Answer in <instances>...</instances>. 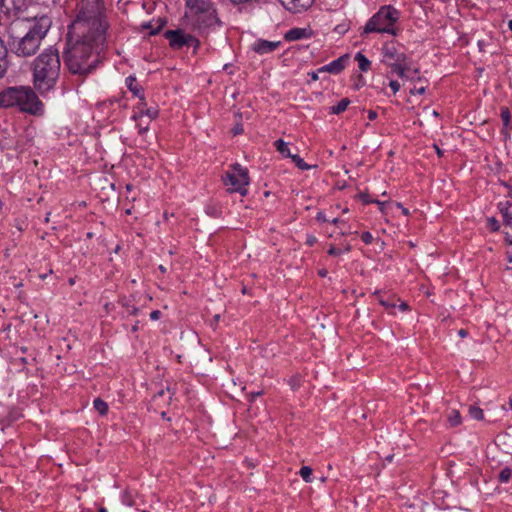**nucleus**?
I'll use <instances>...</instances> for the list:
<instances>
[{
	"instance_id": "obj_49",
	"label": "nucleus",
	"mask_w": 512,
	"mask_h": 512,
	"mask_svg": "<svg viewBox=\"0 0 512 512\" xmlns=\"http://www.w3.org/2000/svg\"><path fill=\"white\" fill-rule=\"evenodd\" d=\"M377 116H378V115H377V112H376V111H374V110H369V111H368V119H369L370 121H374V120L377 118Z\"/></svg>"
},
{
	"instance_id": "obj_23",
	"label": "nucleus",
	"mask_w": 512,
	"mask_h": 512,
	"mask_svg": "<svg viewBox=\"0 0 512 512\" xmlns=\"http://www.w3.org/2000/svg\"><path fill=\"white\" fill-rule=\"evenodd\" d=\"M93 407L102 416L106 415L109 409L108 404L101 398H96L93 401Z\"/></svg>"
},
{
	"instance_id": "obj_17",
	"label": "nucleus",
	"mask_w": 512,
	"mask_h": 512,
	"mask_svg": "<svg viewBox=\"0 0 512 512\" xmlns=\"http://www.w3.org/2000/svg\"><path fill=\"white\" fill-rule=\"evenodd\" d=\"M497 445L507 454H512V435L503 433L497 436Z\"/></svg>"
},
{
	"instance_id": "obj_34",
	"label": "nucleus",
	"mask_w": 512,
	"mask_h": 512,
	"mask_svg": "<svg viewBox=\"0 0 512 512\" xmlns=\"http://www.w3.org/2000/svg\"><path fill=\"white\" fill-rule=\"evenodd\" d=\"M358 198L364 203V204H370L374 203L375 199H372L368 193L361 192L358 194Z\"/></svg>"
},
{
	"instance_id": "obj_19",
	"label": "nucleus",
	"mask_w": 512,
	"mask_h": 512,
	"mask_svg": "<svg viewBox=\"0 0 512 512\" xmlns=\"http://www.w3.org/2000/svg\"><path fill=\"white\" fill-rule=\"evenodd\" d=\"M274 146L283 157L291 158L294 155L291 153L288 144L282 139L276 140Z\"/></svg>"
},
{
	"instance_id": "obj_8",
	"label": "nucleus",
	"mask_w": 512,
	"mask_h": 512,
	"mask_svg": "<svg viewBox=\"0 0 512 512\" xmlns=\"http://www.w3.org/2000/svg\"><path fill=\"white\" fill-rule=\"evenodd\" d=\"M164 37L173 49H181L185 46L196 48L199 45V41L194 36L181 29L167 30L164 33Z\"/></svg>"
},
{
	"instance_id": "obj_54",
	"label": "nucleus",
	"mask_w": 512,
	"mask_h": 512,
	"mask_svg": "<svg viewBox=\"0 0 512 512\" xmlns=\"http://www.w3.org/2000/svg\"><path fill=\"white\" fill-rule=\"evenodd\" d=\"M477 45H478L480 51H483L484 50V46H485V41L484 40H478Z\"/></svg>"
},
{
	"instance_id": "obj_55",
	"label": "nucleus",
	"mask_w": 512,
	"mask_h": 512,
	"mask_svg": "<svg viewBox=\"0 0 512 512\" xmlns=\"http://www.w3.org/2000/svg\"><path fill=\"white\" fill-rule=\"evenodd\" d=\"M6 73V67L0 66V78H2Z\"/></svg>"
},
{
	"instance_id": "obj_9",
	"label": "nucleus",
	"mask_w": 512,
	"mask_h": 512,
	"mask_svg": "<svg viewBox=\"0 0 512 512\" xmlns=\"http://www.w3.org/2000/svg\"><path fill=\"white\" fill-rule=\"evenodd\" d=\"M383 57L385 64H402L406 59L404 48L394 42L384 45Z\"/></svg>"
},
{
	"instance_id": "obj_59",
	"label": "nucleus",
	"mask_w": 512,
	"mask_h": 512,
	"mask_svg": "<svg viewBox=\"0 0 512 512\" xmlns=\"http://www.w3.org/2000/svg\"><path fill=\"white\" fill-rule=\"evenodd\" d=\"M242 130H243V129H242L241 127H237V128H235V130H234V134H235V135L240 134V133L242 132Z\"/></svg>"
},
{
	"instance_id": "obj_3",
	"label": "nucleus",
	"mask_w": 512,
	"mask_h": 512,
	"mask_svg": "<svg viewBox=\"0 0 512 512\" xmlns=\"http://www.w3.org/2000/svg\"><path fill=\"white\" fill-rule=\"evenodd\" d=\"M32 23L28 27L26 34L12 41L11 49L18 56H31L36 53L42 39L51 28L52 21L46 14L34 15L31 17Z\"/></svg>"
},
{
	"instance_id": "obj_30",
	"label": "nucleus",
	"mask_w": 512,
	"mask_h": 512,
	"mask_svg": "<svg viewBox=\"0 0 512 512\" xmlns=\"http://www.w3.org/2000/svg\"><path fill=\"white\" fill-rule=\"evenodd\" d=\"M412 66H395V73L400 77H409V73L412 72Z\"/></svg>"
},
{
	"instance_id": "obj_40",
	"label": "nucleus",
	"mask_w": 512,
	"mask_h": 512,
	"mask_svg": "<svg viewBox=\"0 0 512 512\" xmlns=\"http://www.w3.org/2000/svg\"><path fill=\"white\" fill-rule=\"evenodd\" d=\"M503 219H504V223L507 226H510L512 228V211H510L509 213H505V216H503Z\"/></svg>"
},
{
	"instance_id": "obj_52",
	"label": "nucleus",
	"mask_w": 512,
	"mask_h": 512,
	"mask_svg": "<svg viewBox=\"0 0 512 512\" xmlns=\"http://www.w3.org/2000/svg\"><path fill=\"white\" fill-rule=\"evenodd\" d=\"M397 206L402 210V213L404 215H409V210L407 208H405L401 203H398Z\"/></svg>"
},
{
	"instance_id": "obj_62",
	"label": "nucleus",
	"mask_w": 512,
	"mask_h": 512,
	"mask_svg": "<svg viewBox=\"0 0 512 512\" xmlns=\"http://www.w3.org/2000/svg\"><path fill=\"white\" fill-rule=\"evenodd\" d=\"M98 512H107V509L105 507L99 508Z\"/></svg>"
},
{
	"instance_id": "obj_26",
	"label": "nucleus",
	"mask_w": 512,
	"mask_h": 512,
	"mask_svg": "<svg viewBox=\"0 0 512 512\" xmlns=\"http://www.w3.org/2000/svg\"><path fill=\"white\" fill-rule=\"evenodd\" d=\"M512 476V469L509 467L503 468L499 475H498V481L500 483H508Z\"/></svg>"
},
{
	"instance_id": "obj_63",
	"label": "nucleus",
	"mask_w": 512,
	"mask_h": 512,
	"mask_svg": "<svg viewBox=\"0 0 512 512\" xmlns=\"http://www.w3.org/2000/svg\"><path fill=\"white\" fill-rule=\"evenodd\" d=\"M5 6V0H0V8Z\"/></svg>"
},
{
	"instance_id": "obj_21",
	"label": "nucleus",
	"mask_w": 512,
	"mask_h": 512,
	"mask_svg": "<svg viewBox=\"0 0 512 512\" xmlns=\"http://www.w3.org/2000/svg\"><path fill=\"white\" fill-rule=\"evenodd\" d=\"M349 104L350 100L348 98H342L336 105L330 108V113L339 115L347 109Z\"/></svg>"
},
{
	"instance_id": "obj_57",
	"label": "nucleus",
	"mask_w": 512,
	"mask_h": 512,
	"mask_svg": "<svg viewBox=\"0 0 512 512\" xmlns=\"http://www.w3.org/2000/svg\"><path fill=\"white\" fill-rule=\"evenodd\" d=\"M351 249H352L351 245L350 244H346L343 251L348 253V252L351 251Z\"/></svg>"
},
{
	"instance_id": "obj_29",
	"label": "nucleus",
	"mask_w": 512,
	"mask_h": 512,
	"mask_svg": "<svg viewBox=\"0 0 512 512\" xmlns=\"http://www.w3.org/2000/svg\"><path fill=\"white\" fill-rule=\"evenodd\" d=\"M448 421L451 426H458L461 423L460 413L456 410H452L448 416Z\"/></svg>"
},
{
	"instance_id": "obj_56",
	"label": "nucleus",
	"mask_w": 512,
	"mask_h": 512,
	"mask_svg": "<svg viewBox=\"0 0 512 512\" xmlns=\"http://www.w3.org/2000/svg\"><path fill=\"white\" fill-rule=\"evenodd\" d=\"M435 149H436V153H437V155H438L439 157H442V156H443V151H442L439 147H437V146H435Z\"/></svg>"
},
{
	"instance_id": "obj_42",
	"label": "nucleus",
	"mask_w": 512,
	"mask_h": 512,
	"mask_svg": "<svg viewBox=\"0 0 512 512\" xmlns=\"http://www.w3.org/2000/svg\"><path fill=\"white\" fill-rule=\"evenodd\" d=\"M7 55V49L3 45V42L0 40V61L4 60Z\"/></svg>"
},
{
	"instance_id": "obj_25",
	"label": "nucleus",
	"mask_w": 512,
	"mask_h": 512,
	"mask_svg": "<svg viewBox=\"0 0 512 512\" xmlns=\"http://www.w3.org/2000/svg\"><path fill=\"white\" fill-rule=\"evenodd\" d=\"M165 24L164 21L162 20H158V24L157 26H152V23L151 22H146V23H143L142 24V27L144 29H149L150 30V34L151 35H156L157 33H159V31L162 29L163 25Z\"/></svg>"
},
{
	"instance_id": "obj_5",
	"label": "nucleus",
	"mask_w": 512,
	"mask_h": 512,
	"mask_svg": "<svg viewBox=\"0 0 512 512\" xmlns=\"http://www.w3.org/2000/svg\"><path fill=\"white\" fill-rule=\"evenodd\" d=\"M188 17L198 30H205L219 24L214 3L211 0H186Z\"/></svg>"
},
{
	"instance_id": "obj_53",
	"label": "nucleus",
	"mask_w": 512,
	"mask_h": 512,
	"mask_svg": "<svg viewBox=\"0 0 512 512\" xmlns=\"http://www.w3.org/2000/svg\"><path fill=\"white\" fill-rule=\"evenodd\" d=\"M327 274H328V272H327V270H326V269H324V268H323V269H320V270L318 271V275H319L320 277H322V278L326 277V276H327Z\"/></svg>"
},
{
	"instance_id": "obj_22",
	"label": "nucleus",
	"mask_w": 512,
	"mask_h": 512,
	"mask_svg": "<svg viewBox=\"0 0 512 512\" xmlns=\"http://www.w3.org/2000/svg\"><path fill=\"white\" fill-rule=\"evenodd\" d=\"M95 67L96 66H68L69 72L71 74H78V75H84V76L91 73V71Z\"/></svg>"
},
{
	"instance_id": "obj_47",
	"label": "nucleus",
	"mask_w": 512,
	"mask_h": 512,
	"mask_svg": "<svg viewBox=\"0 0 512 512\" xmlns=\"http://www.w3.org/2000/svg\"><path fill=\"white\" fill-rule=\"evenodd\" d=\"M398 308L400 311L402 312H406L408 311L410 308H409V305L406 303V302H401L399 305H398Z\"/></svg>"
},
{
	"instance_id": "obj_2",
	"label": "nucleus",
	"mask_w": 512,
	"mask_h": 512,
	"mask_svg": "<svg viewBox=\"0 0 512 512\" xmlns=\"http://www.w3.org/2000/svg\"><path fill=\"white\" fill-rule=\"evenodd\" d=\"M16 108L22 113L40 117L45 108L35 91L30 86H9L0 91V109Z\"/></svg>"
},
{
	"instance_id": "obj_10",
	"label": "nucleus",
	"mask_w": 512,
	"mask_h": 512,
	"mask_svg": "<svg viewBox=\"0 0 512 512\" xmlns=\"http://www.w3.org/2000/svg\"><path fill=\"white\" fill-rule=\"evenodd\" d=\"M292 13H301L312 6L315 0H279Z\"/></svg>"
},
{
	"instance_id": "obj_31",
	"label": "nucleus",
	"mask_w": 512,
	"mask_h": 512,
	"mask_svg": "<svg viewBox=\"0 0 512 512\" xmlns=\"http://www.w3.org/2000/svg\"><path fill=\"white\" fill-rule=\"evenodd\" d=\"M511 203L509 201L500 202L498 204V209L501 212L502 216H505V213L510 212Z\"/></svg>"
},
{
	"instance_id": "obj_61",
	"label": "nucleus",
	"mask_w": 512,
	"mask_h": 512,
	"mask_svg": "<svg viewBox=\"0 0 512 512\" xmlns=\"http://www.w3.org/2000/svg\"><path fill=\"white\" fill-rule=\"evenodd\" d=\"M459 335H460V336H462V337H464V336L466 335V331H465V330H463V329H461V330L459 331Z\"/></svg>"
},
{
	"instance_id": "obj_28",
	"label": "nucleus",
	"mask_w": 512,
	"mask_h": 512,
	"mask_svg": "<svg viewBox=\"0 0 512 512\" xmlns=\"http://www.w3.org/2000/svg\"><path fill=\"white\" fill-rule=\"evenodd\" d=\"M292 161L298 167L300 170H309L311 169V166L308 165L299 155L294 154L291 157Z\"/></svg>"
},
{
	"instance_id": "obj_46",
	"label": "nucleus",
	"mask_w": 512,
	"mask_h": 512,
	"mask_svg": "<svg viewBox=\"0 0 512 512\" xmlns=\"http://www.w3.org/2000/svg\"><path fill=\"white\" fill-rule=\"evenodd\" d=\"M161 316V312L159 310H153L151 313H150V319L151 320H158Z\"/></svg>"
},
{
	"instance_id": "obj_6",
	"label": "nucleus",
	"mask_w": 512,
	"mask_h": 512,
	"mask_svg": "<svg viewBox=\"0 0 512 512\" xmlns=\"http://www.w3.org/2000/svg\"><path fill=\"white\" fill-rule=\"evenodd\" d=\"M224 185L229 193H239L246 196L248 193V185L250 183L248 169L239 163L231 165L222 177Z\"/></svg>"
},
{
	"instance_id": "obj_16",
	"label": "nucleus",
	"mask_w": 512,
	"mask_h": 512,
	"mask_svg": "<svg viewBox=\"0 0 512 512\" xmlns=\"http://www.w3.org/2000/svg\"><path fill=\"white\" fill-rule=\"evenodd\" d=\"M500 116L503 122V129L501 131V134L508 138L510 137V130L512 129L511 125V113L508 107H501L500 109Z\"/></svg>"
},
{
	"instance_id": "obj_60",
	"label": "nucleus",
	"mask_w": 512,
	"mask_h": 512,
	"mask_svg": "<svg viewBox=\"0 0 512 512\" xmlns=\"http://www.w3.org/2000/svg\"><path fill=\"white\" fill-rule=\"evenodd\" d=\"M359 67L364 72L368 71V69L370 68V66H359Z\"/></svg>"
},
{
	"instance_id": "obj_15",
	"label": "nucleus",
	"mask_w": 512,
	"mask_h": 512,
	"mask_svg": "<svg viewBox=\"0 0 512 512\" xmlns=\"http://www.w3.org/2000/svg\"><path fill=\"white\" fill-rule=\"evenodd\" d=\"M344 67L345 66H321V68L318 69V71H316V72L313 71V72L308 73V77L310 79L307 80V83L310 84L311 82L317 81L319 79V76H318L319 73L327 72L330 74L337 75L343 71Z\"/></svg>"
},
{
	"instance_id": "obj_48",
	"label": "nucleus",
	"mask_w": 512,
	"mask_h": 512,
	"mask_svg": "<svg viewBox=\"0 0 512 512\" xmlns=\"http://www.w3.org/2000/svg\"><path fill=\"white\" fill-rule=\"evenodd\" d=\"M374 203L378 205V208L381 212L385 211L386 202H382L379 200H374Z\"/></svg>"
},
{
	"instance_id": "obj_11",
	"label": "nucleus",
	"mask_w": 512,
	"mask_h": 512,
	"mask_svg": "<svg viewBox=\"0 0 512 512\" xmlns=\"http://www.w3.org/2000/svg\"><path fill=\"white\" fill-rule=\"evenodd\" d=\"M37 64H60L59 51L50 46L38 56Z\"/></svg>"
},
{
	"instance_id": "obj_14",
	"label": "nucleus",
	"mask_w": 512,
	"mask_h": 512,
	"mask_svg": "<svg viewBox=\"0 0 512 512\" xmlns=\"http://www.w3.org/2000/svg\"><path fill=\"white\" fill-rule=\"evenodd\" d=\"M159 115V109L157 107L140 108V111H134L131 117L132 120L142 119L147 117L149 122L156 119Z\"/></svg>"
},
{
	"instance_id": "obj_27",
	"label": "nucleus",
	"mask_w": 512,
	"mask_h": 512,
	"mask_svg": "<svg viewBox=\"0 0 512 512\" xmlns=\"http://www.w3.org/2000/svg\"><path fill=\"white\" fill-rule=\"evenodd\" d=\"M299 475L306 483L312 482V469L308 466H302L299 471Z\"/></svg>"
},
{
	"instance_id": "obj_58",
	"label": "nucleus",
	"mask_w": 512,
	"mask_h": 512,
	"mask_svg": "<svg viewBox=\"0 0 512 512\" xmlns=\"http://www.w3.org/2000/svg\"><path fill=\"white\" fill-rule=\"evenodd\" d=\"M506 187L508 188V197L512 198V186L506 184Z\"/></svg>"
},
{
	"instance_id": "obj_43",
	"label": "nucleus",
	"mask_w": 512,
	"mask_h": 512,
	"mask_svg": "<svg viewBox=\"0 0 512 512\" xmlns=\"http://www.w3.org/2000/svg\"><path fill=\"white\" fill-rule=\"evenodd\" d=\"M348 57H349L348 55L341 56L337 59L332 60L329 64H333V65L344 64L345 59Z\"/></svg>"
},
{
	"instance_id": "obj_50",
	"label": "nucleus",
	"mask_w": 512,
	"mask_h": 512,
	"mask_svg": "<svg viewBox=\"0 0 512 512\" xmlns=\"http://www.w3.org/2000/svg\"><path fill=\"white\" fill-rule=\"evenodd\" d=\"M331 223H332L333 225H339V224H344V223H346V221H345V220H342V219H340V218H338V217H335V218H333V219L331 220Z\"/></svg>"
},
{
	"instance_id": "obj_13",
	"label": "nucleus",
	"mask_w": 512,
	"mask_h": 512,
	"mask_svg": "<svg viewBox=\"0 0 512 512\" xmlns=\"http://www.w3.org/2000/svg\"><path fill=\"white\" fill-rule=\"evenodd\" d=\"M279 45V41L257 40L252 47L256 53L266 54L274 51Z\"/></svg>"
},
{
	"instance_id": "obj_39",
	"label": "nucleus",
	"mask_w": 512,
	"mask_h": 512,
	"mask_svg": "<svg viewBox=\"0 0 512 512\" xmlns=\"http://www.w3.org/2000/svg\"><path fill=\"white\" fill-rule=\"evenodd\" d=\"M389 87L392 89L393 93H397L400 89V83L396 80H391L389 82Z\"/></svg>"
},
{
	"instance_id": "obj_4",
	"label": "nucleus",
	"mask_w": 512,
	"mask_h": 512,
	"mask_svg": "<svg viewBox=\"0 0 512 512\" xmlns=\"http://www.w3.org/2000/svg\"><path fill=\"white\" fill-rule=\"evenodd\" d=\"M401 12L392 5H383L365 23L362 35L381 33L396 36L398 29L396 24L400 20Z\"/></svg>"
},
{
	"instance_id": "obj_36",
	"label": "nucleus",
	"mask_w": 512,
	"mask_h": 512,
	"mask_svg": "<svg viewBox=\"0 0 512 512\" xmlns=\"http://www.w3.org/2000/svg\"><path fill=\"white\" fill-rule=\"evenodd\" d=\"M137 97L139 98L140 102L138 103L137 106L134 107V111H140V108H142V107L148 108L143 92L140 94V96H137Z\"/></svg>"
},
{
	"instance_id": "obj_20",
	"label": "nucleus",
	"mask_w": 512,
	"mask_h": 512,
	"mask_svg": "<svg viewBox=\"0 0 512 512\" xmlns=\"http://www.w3.org/2000/svg\"><path fill=\"white\" fill-rule=\"evenodd\" d=\"M374 295L377 296L379 304L383 306L389 312V314H394L393 309H395L396 307L395 301L384 299L383 297L380 296V291H375Z\"/></svg>"
},
{
	"instance_id": "obj_37",
	"label": "nucleus",
	"mask_w": 512,
	"mask_h": 512,
	"mask_svg": "<svg viewBox=\"0 0 512 512\" xmlns=\"http://www.w3.org/2000/svg\"><path fill=\"white\" fill-rule=\"evenodd\" d=\"M470 413H471L472 417L477 420H481L484 417V413L480 408L471 409Z\"/></svg>"
},
{
	"instance_id": "obj_64",
	"label": "nucleus",
	"mask_w": 512,
	"mask_h": 512,
	"mask_svg": "<svg viewBox=\"0 0 512 512\" xmlns=\"http://www.w3.org/2000/svg\"><path fill=\"white\" fill-rule=\"evenodd\" d=\"M349 212V208L345 207L343 210H342V213L345 214V213H348Z\"/></svg>"
},
{
	"instance_id": "obj_44",
	"label": "nucleus",
	"mask_w": 512,
	"mask_h": 512,
	"mask_svg": "<svg viewBox=\"0 0 512 512\" xmlns=\"http://www.w3.org/2000/svg\"><path fill=\"white\" fill-rule=\"evenodd\" d=\"M317 242V238L314 235H309L306 239V244L312 247Z\"/></svg>"
},
{
	"instance_id": "obj_1",
	"label": "nucleus",
	"mask_w": 512,
	"mask_h": 512,
	"mask_svg": "<svg viewBox=\"0 0 512 512\" xmlns=\"http://www.w3.org/2000/svg\"><path fill=\"white\" fill-rule=\"evenodd\" d=\"M103 0H86L69 26L63 51L65 64H81L92 55V43L102 44L107 30Z\"/></svg>"
},
{
	"instance_id": "obj_24",
	"label": "nucleus",
	"mask_w": 512,
	"mask_h": 512,
	"mask_svg": "<svg viewBox=\"0 0 512 512\" xmlns=\"http://www.w3.org/2000/svg\"><path fill=\"white\" fill-rule=\"evenodd\" d=\"M134 121L136 122V127L138 129L139 135L143 136L144 134H146L149 131V129H150L149 121H145L144 118L134 120Z\"/></svg>"
},
{
	"instance_id": "obj_18",
	"label": "nucleus",
	"mask_w": 512,
	"mask_h": 512,
	"mask_svg": "<svg viewBox=\"0 0 512 512\" xmlns=\"http://www.w3.org/2000/svg\"><path fill=\"white\" fill-rule=\"evenodd\" d=\"M125 83L129 91H131L134 96H140V94L143 92V89L138 85L135 76H128L125 80Z\"/></svg>"
},
{
	"instance_id": "obj_38",
	"label": "nucleus",
	"mask_w": 512,
	"mask_h": 512,
	"mask_svg": "<svg viewBox=\"0 0 512 512\" xmlns=\"http://www.w3.org/2000/svg\"><path fill=\"white\" fill-rule=\"evenodd\" d=\"M327 252L330 256H338L342 253V250L335 247L334 245H331Z\"/></svg>"
},
{
	"instance_id": "obj_41",
	"label": "nucleus",
	"mask_w": 512,
	"mask_h": 512,
	"mask_svg": "<svg viewBox=\"0 0 512 512\" xmlns=\"http://www.w3.org/2000/svg\"><path fill=\"white\" fill-rule=\"evenodd\" d=\"M315 219L318 221V222H328L329 220L327 219L326 215L324 212L322 211H319L317 214H316V217Z\"/></svg>"
},
{
	"instance_id": "obj_12",
	"label": "nucleus",
	"mask_w": 512,
	"mask_h": 512,
	"mask_svg": "<svg viewBox=\"0 0 512 512\" xmlns=\"http://www.w3.org/2000/svg\"><path fill=\"white\" fill-rule=\"evenodd\" d=\"M311 35L312 31L310 28L294 27L285 33L284 39L287 41H297L301 39L310 38Z\"/></svg>"
},
{
	"instance_id": "obj_35",
	"label": "nucleus",
	"mask_w": 512,
	"mask_h": 512,
	"mask_svg": "<svg viewBox=\"0 0 512 512\" xmlns=\"http://www.w3.org/2000/svg\"><path fill=\"white\" fill-rule=\"evenodd\" d=\"M354 60L357 61L358 64H370V61L361 52L355 54Z\"/></svg>"
},
{
	"instance_id": "obj_33",
	"label": "nucleus",
	"mask_w": 512,
	"mask_h": 512,
	"mask_svg": "<svg viewBox=\"0 0 512 512\" xmlns=\"http://www.w3.org/2000/svg\"><path fill=\"white\" fill-rule=\"evenodd\" d=\"M361 240L366 244L370 245L374 241L373 235L369 231H365L361 234Z\"/></svg>"
},
{
	"instance_id": "obj_7",
	"label": "nucleus",
	"mask_w": 512,
	"mask_h": 512,
	"mask_svg": "<svg viewBox=\"0 0 512 512\" xmlns=\"http://www.w3.org/2000/svg\"><path fill=\"white\" fill-rule=\"evenodd\" d=\"M60 66H34V86L41 93L51 90L58 79Z\"/></svg>"
},
{
	"instance_id": "obj_51",
	"label": "nucleus",
	"mask_w": 512,
	"mask_h": 512,
	"mask_svg": "<svg viewBox=\"0 0 512 512\" xmlns=\"http://www.w3.org/2000/svg\"><path fill=\"white\" fill-rule=\"evenodd\" d=\"M262 395V391L251 392L250 393V401H254L257 397Z\"/></svg>"
},
{
	"instance_id": "obj_45",
	"label": "nucleus",
	"mask_w": 512,
	"mask_h": 512,
	"mask_svg": "<svg viewBox=\"0 0 512 512\" xmlns=\"http://www.w3.org/2000/svg\"><path fill=\"white\" fill-rule=\"evenodd\" d=\"M411 94H423L425 92V87L421 86V87H414L413 89H411Z\"/></svg>"
},
{
	"instance_id": "obj_32",
	"label": "nucleus",
	"mask_w": 512,
	"mask_h": 512,
	"mask_svg": "<svg viewBox=\"0 0 512 512\" xmlns=\"http://www.w3.org/2000/svg\"><path fill=\"white\" fill-rule=\"evenodd\" d=\"M488 228L490 231L496 232L500 229V224L498 220H496L494 217L488 219Z\"/></svg>"
}]
</instances>
